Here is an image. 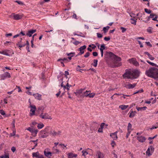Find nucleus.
Masks as SVG:
<instances>
[{
    "label": "nucleus",
    "mask_w": 158,
    "mask_h": 158,
    "mask_svg": "<svg viewBox=\"0 0 158 158\" xmlns=\"http://www.w3.org/2000/svg\"><path fill=\"white\" fill-rule=\"evenodd\" d=\"M106 55L107 56L108 58L106 59V61L112 67L115 68L121 65L122 64L120 61L121 58L110 52L106 51Z\"/></svg>",
    "instance_id": "1"
},
{
    "label": "nucleus",
    "mask_w": 158,
    "mask_h": 158,
    "mask_svg": "<svg viewBox=\"0 0 158 158\" xmlns=\"http://www.w3.org/2000/svg\"><path fill=\"white\" fill-rule=\"evenodd\" d=\"M158 69L154 67H151L145 71V74L148 77L155 79L158 74Z\"/></svg>",
    "instance_id": "2"
},
{
    "label": "nucleus",
    "mask_w": 158,
    "mask_h": 158,
    "mask_svg": "<svg viewBox=\"0 0 158 158\" xmlns=\"http://www.w3.org/2000/svg\"><path fill=\"white\" fill-rule=\"evenodd\" d=\"M50 128V127L47 126L44 130L40 131V137L41 138H45L48 136L49 134V131Z\"/></svg>",
    "instance_id": "3"
},
{
    "label": "nucleus",
    "mask_w": 158,
    "mask_h": 158,
    "mask_svg": "<svg viewBox=\"0 0 158 158\" xmlns=\"http://www.w3.org/2000/svg\"><path fill=\"white\" fill-rule=\"evenodd\" d=\"M123 78L132 79L131 71L126 70L125 73L123 75Z\"/></svg>",
    "instance_id": "4"
},
{
    "label": "nucleus",
    "mask_w": 158,
    "mask_h": 158,
    "mask_svg": "<svg viewBox=\"0 0 158 158\" xmlns=\"http://www.w3.org/2000/svg\"><path fill=\"white\" fill-rule=\"evenodd\" d=\"M132 78L135 79L137 78L139 75L140 72L138 70H135L131 71Z\"/></svg>",
    "instance_id": "5"
},
{
    "label": "nucleus",
    "mask_w": 158,
    "mask_h": 158,
    "mask_svg": "<svg viewBox=\"0 0 158 158\" xmlns=\"http://www.w3.org/2000/svg\"><path fill=\"white\" fill-rule=\"evenodd\" d=\"M40 118L44 119H52V117L50 116L47 113H42L41 114L39 115Z\"/></svg>",
    "instance_id": "6"
},
{
    "label": "nucleus",
    "mask_w": 158,
    "mask_h": 158,
    "mask_svg": "<svg viewBox=\"0 0 158 158\" xmlns=\"http://www.w3.org/2000/svg\"><path fill=\"white\" fill-rule=\"evenodd\" d=\"M61 132L59 131L57 132H56L55 130H53L52 129L50 130L49 134L52 135L53 136H58L60 135Z\"/></svg>",
    "instance_id": "7"
},
{
    "label": "nucleus",
    "mask_w": 158,
    "mask_h": 158,
    "mask_svg": "<svg viewBox=\"0 0 158 158\" xmlns=\"http://www.w3.org/2000/svg\"><path fill=\"white\" fill-rule=\"evenodd\" d=\"M30 103H31L30 102ZM30 107L31 108L30 111L31 112V113H30V116H32L35 115V112L36 109V106H35L31 105L30 104Z\"/></svg>",
    "instance_id": "8"
},
{
    "label": "nucleus",
    "mask_w": 158,
    "mask_h": 158,
    "mask_svg": "<svg viewBox=\"0 0 158 158\" xmlns=\"http://www.w3.org/2000/svg\"><path fill=\"white\" fill-rule=\"evenodd\" d=\"M27 129L31 132L33 135L35 137L36 136L37 133L38 132V130L37 129L34 130L30 127L27 128Z\"/></svg>",
    "instance_id": "9"
},
{
    "label": "nucleus",
    "mask_w": 158,
    "mask_h": 158,
    "mask_svg": "<svg viewBox=\"0 0 158 158\" xmlns=\"http://www.w3.org/2000/svg\"><path fill=\"white\" fill-rule=\"evenodd\" d=\"M129 62L132 63L135 66H138L139 65V63L135 58H132L129 60Z\"/></svg>",
    "instance_id": "10"
},
{
    "label": "nucleus",
    "mask_w": 158,
    "mask_h": 158,
    "mask_svg": "<svg viewBox=\"0 0 158 158\" xmlns=\"http://www.w3.org/2000/svg\"><path fill=\"white\" fill-rule=\"evenodd\" d=\"M86 46L85 45H84L79 48L78 51H80V52L78 53V55H81L82 54H83L84 52V50L86 49Z\"/></svg>",
    "instance_id": "11"
},
{
    "label": "nucleus",
    "mask_w": 158,
    "mask_h": 158,
    "mask_svg": "<svg viewBox=\"0 0 158 158\" xmlns=\"http://www.w3.org/2000/svg\"><path fill=\"white\" fill-rule=\"evenodd\" d=\"M1 77L2 79H4L6 77L10 78L11 77V76L9 73L7 72H6L4 74L1 75Z\"/></svg>",
    "instance_id": "12"
},
{
    "label": "nucleus",
    "mask_w": 158,
    "mask_h": 158,
    "mask_svg": "<svg viewBox=\"0 0 158 158\" xmlns=\"http://www.w3.org/2000/svg\"><path fill=\"white\" fill-rule=\"evenodd\" d=\"M85 90V89H80L77 90L76 92H74L76 96L79 97L81 95V94L82 93L83 91Z\"/></svg>",
    "instance_id": "13"
},
{
    "label": "nucleus",
    "mask_w": 158,
    "mask_h": 158,
    "mask_svg": "<svg viewBox=\"0 0 158 158\" xmlns=\"http://www.w3.org/2000/svg\"><path fill=\"white\" fill-rule=\"evenodd\" d=\"M2 54L6 56H10L11 54L10 51L8 49L4 50L2 52Z\"/></svg>",
    "instance_id": "14"
},
{
    "label": "nucleus",
    "mask_w": 158,
    "mask_h": 158,
    "mask_svg": "<svg viewBox=\"0 0 158 158\" xmlns=\"http://www.w3.org/2000/svg\"><path fill=\"white\" fill-rule=\"evenodd\" d=\"M23 15H20L19 14L14 15L13 16L14 19L16 20L20 19L22 18Z\"/></svg>",
    "instance_id": "15"
},
{
    "label": "nucleus",
    "mask_w": 158,
    "mask_h": 158,
    "mask_svg": "<svg viewBox=\"0 0 158 158\" xmlns=\"http://www.w3.org/2000/svg\"><path fill=\"white\" fill-rule=\"evenodd\" d=\"M137 139L140 142L143 143L145 141L146 138L144 137L140 136L137 137Z\"/></svg>",
    "instance_id": "16"
},
{
    "label": "nucleus",
    "mask_w": 158,
    "mask_h": 158,
    "mask_svg": "<svg viewBox=\"0 0 158 158\" xmlns=\"http://www.w3.org/2000/svg\"><path fill=\"white\" fill-rule=\"evenodd\" d=\"M136 85V83H134L133 84H130L126 85L125 87L127 89H131L134 88Z\"/></svg>",
    "instance_id": "17"
},
{
    "label": "nucleus",
    "mask_w": 158,
    "mask_h": 158,
    "mask_svg": "<svg viewBox=\"0 0 158 158\" xmlns=\"http://www.w3.org/2000/svg\"><path fill=\"white\" fill-rule=\"evenodd\" d=\"M36 31V30H31L28 31V32L27 33L26 35L29 37H31L32 34L35 33Z\"/></svg>",
    "instance_id": "18"
},
{
    "label": "nucleus",
    "mask_w": 158,
    "mask_h": 158,
    "mask_svg": "<svg viewBox=\"0 0 158 158\" xmlns=\"http://www.w3.org/2000/svg\"><path fill=\"white\" fill-rule=\"evenodd\" d=\"M155 15H156V14L154 13L150 14V15L148 17L147 19L146 20L144 21L145 23H148V22L150 20L151 18H152V19L154 18Z\"/></svg>",
    "instance_id": "19"
},
{
    "label": "nucleus",
    "mask_w": 158,
    "mask_h": 158,
    "mask_svg": "<svg viewBox=\"0 0 158 158\" xmlns=\"http://www.w3.org/2000/svg\"><path fill=\"white\" fill-rule=\"evenodd\" d=\"M117 133V132L116 131L113 133H111L110 134V136L113 138L114 140H116L118 138Z\"/></svg>",
    "instance_id": "20"
},
{
    "label": "nucleus",
    "mask_w": 158,
    "mask_h": 158,
    "mask_svg": "<svg viewBox=\"0 0 158 158\" xmlns=\"http://www.w3.org/2000/svg\"><path fill=\"white\" fill-rule=\"evenodd\" d=\"M91 91L90 90H86V91L84 92L80 96L81 98H83L84 97H88L87 94H88L89 93H90Z\"/></svg>",
    "instance_id": "21"
},
{
    "label": "nucleus",
    "mask_w": 158,
    "mask_h": 158,
    "mask_svg": "<svg viewBox=\"0 0 158 158\" xmlns=\"http://www.w3.org/2000/svg\"><path fill=\"white\" fill-rule=\"evenodd\" d=\"M33 96L36 99L38 100H40L41 99V95L40 94H39L38 93L34 94H33Z\"/></svg>",
    "instance_id": "22"
},
{
    "label": "nucleus",
    "mask_w": 158,
    "mask_h": 158,
    "mask_svg": "<svg viewBox=\"0 0 158 158\" xmlns=\"http://www.w3.org/2000/svg\"><path fill=\"white\" fill-rule=\"evenodd\" d=\"M75 55V53L74 52H71L69 53H67V55L69 56L68 58L69 60H71L72 59V57L74 56Z\"/></svg>",
    "instance_id": "23"
},
{
    "label": "nucleus",
    "mask_w": 158,
    "mask_h": 158,
    "mask_svg": "<svg viewBox=\"0 0 158 158\" xmlns=\"http://www.w3.org/2000/svg\"><path fill=\"white\" fill-rule=\"evenodd\" d=\"M136 108L138 111H142L145 110L147 109V107L146 106H143L140 107L139 106H136Z\"/></svg>",
    "instance_id": "24"
},
{
    "label": "nucleus",
    "mask_w": 158,
    "mask_h": 158,
    "mask_svg": "<svg viewBox=\"0 0 158 158\" xmlns=\"http://www.w3.org/2000/svg\"><path fill=\"white\" fill-rule=\"evenodd\" d=\"M69 158H73V157H76L77 156V154H74L72 153H69L68 154Z\"/></svg>",
    "instance_id": "25"
},
{
    "label": "nucleus",
    "mask_w": 158,
    "mask_h": 158,
    "mask_svg": "<svg viewBox=\"0 0 158 158\" xmlns=\"http://www.w3.org/2000/svg\"><path fill=\"white\" fill-rule=\"evenodd\" d=\"M44 155L47 157H49V156H51L52 155V152H47L46 150H45L44 152Z\"/></svg>",
    "instance_id": "26"
},
{
    "label": "nucleus",
    "mask_w": 158,
    "mask_h": 158,
    "mask_svg": "<svg viewBox=\"0 0 158 158\" xmlns=\"http://www.w3.org/2000/svg\"><path fill=\"white\" fill-rule=\"evenodd\" d=\"M128 107V105H121L119 106V108L122 110H126Z\"/></svg>",
    "instance_id": "27"
},
{
    "label": "nucleus",
    "mask_w": 158,
    "mask_h": 158,
    "mask_svg": "<svg viewBox=\"0 0 158 158\" xmlns=\"http://www.w3.org/2000/svg\"><path fill=\"white\" fill-rule=\"evenodd\" d=\"M93 125L95 127V128L94 129V130H96L97 128L99 126V124L96 122H94L93 123Z\"/></svg>",
    "instance_id": "28"
},
{
    "label": "nucleus",
    "mask_w": 158,
    "mask_h": 158,
    "mask_svg": "<svg viewBox=\"0 0 158 158\" xmlns=\"http://www.w3.org/2000/svg\"><path fill=\"white\" fill-rule=\"evenodd\" d=\"M132 125L130 123H129L128 124V126L127 127V131H132Z\"/></svg>",
    "instance_id": "29"
},
{
    "label": "nucleus",
    "mask_w": 158,
    "mask_h": 158,
    "mask_svg": "<svg viewBox=\"0 0 158 158\" xmlns=\"http://www.w3.org/2000/svg\"><path fill=\"white\" fill-rule=\"evenodd\" d=\"M110 28V27L108 26H107L106 27H104L103 28V30L104 31V33H106L108 31Z\"/></svg>",
    "instance_id": "30"
},
{
    "label": "nucleus",
    "mask_w": 158,
    "mask_h": 158,
    "mask_svg": "<svg viewBox=\"0 0 158 158\" xmlns=\"http://www.w3.org/2000/svg\"><path fill=\"white\" fill-rule=\"evenodd\" d=\"M146 61L147 63H148L149 64L153 66H155V67H158V66L156 64H155L149 61V60H147Z\"/></svg>",
    "instance_id": "31"
},
{
    "label": "nucleus",
    "mask_w": 158,
    "mask_h": 158,
    "mask_svg": "<svg viewBox=\"0 0 158 158\" xmlns=\"http://www.w3.org/2000/svg\"><path fill=\"white\" fill-rule=\"evenodd\" d=\"M39 153L38 152H33L32 153V157H37L39 156Z\"/></svg>",
    "instance_id": "32"
},
{
    "label": "nucleus",
    "mask_w": 158,
    "mask_h": 158,
    "mask_svg": "<svg viewBox=\"0 0 158 158\" xmlns=\"http://www.w3.org/2000/svg\"><path fill=\"white\" fill-rule=\"evenodd\" d=\"M17 45L18 46V47L19 48V49H21L20 48L22 47L25 46L26 45V44H20V42H18L17 44Z\"/></svg>",
    "instance_id": "33"
},
{
    "label": "nucleus",
    "mask_w": 158,
    "mask_h": 158,
    "mask_svg": "<svg viewBox=\"0 0 158 158\" xmlns=\"http://www.w3.org/2000/svg\"><path fill=\"white\" fill-rule=\"evenodd\" d=\"M44 127V125L43 123L38 124L37 127L39 129L42 128Z\"/></svg>",
    "instance_id": "34"
},
{
    "label": "nucleus",
    "mask_w": 158,
    "mask_h": 158,
    "mask_svg": "<svg viewBox=\"0 0 158 158\" xmlns=\"http://www.w3.org/2000/svg\"><path fill=\"white\" fill-rule=\"evenodd\" d=\"M95 95V94L94 93H89L88 94H87L88 95V97H89L90 98H93Z\"/></svg>",
    "instance_id": "35"
},
{
    "label": "nucleus",
    "mask_w": 158,
    "mask_h": 158,
    "mask_svg": "<svg viewBox=\"0 0 158 158\" xmlns=\"http://www.w3.org/2000/svg\"><path fill=\"white\" fill-rule=\"evenodd\" d=\"M130 114L129 116L130 118H132L135 116V114L132 111H131V110L130 112Z\"/></svg>",
    "instance_id": "36"
},
{
    "label": "nucleus",
    "mask_w": 158,
    "mask_h": 158,
    "mask_svg": "<svg viewBox=\"0 0 158 158\" xmlns=\"http://www.w3.org/2000/svg\"><path fill=\"white\" fill-rule=\"evenodd\" d=\"M152 28L151 27H149L147 29V31L149 33H152Z\"/></svg>",
    "instance_id": "37"
},
{
    "label": "nucleus",
    "mask_w": 158,
    "mask_h": 158,
    "mask_svg": "<svg viewBox=\"0 0 158 158\" xmlns=\"http://www.w3.org/2000/svg\"><path fill=\"white\" fill-rule=\"evenodd\" d=\"M131 20L132 21L131 22V24H134V25H136V21L135 20L131 18Z\"/></svg>",
    "instance_id": "38"
},
{
    "label": "nucleus",
    "mask_w": 158,
    "mask_h": 158,
    "mask_svg": "<svg viewBox=\"0 0 158 158\" xmlns=\"http://www.w3.org/2000/svg\"><path fill=\"white\" fill-rule=\"evenodd\" d=\"M98 61L97 60L95 59L94 60V64L93 65L94 67H96L97 66Z\"/></svg>",
    "instance_id": "39"
},
{
    "label": "nucleus",
    "mask_w": 158,
    "mask_h": 158,
    "mask_svg": "<svg viewBox=\"0 0 158 158\" xmlns=\"http://www.w3.org/2000/svg\"><path fill=\"white\" fill-rule=\"evenodd\" d=\"M146 154L148 156H150L152 155V154L150 152V148H149L147 150L146 152Z\"/></svg>",
    "instance_id": "40"
},
{
    "label": "nucleus",
    "mask_w": 158,
    "mask_h": 158,
    "mask_svg": "<svg viewBox=\"0 0 158 158\" xmlns=\"http://www.w3.org/2000/svg\"><path fill=\"white\" fill-rule=\"evenodd\" d=\"M145 11L148 14H151L152 11L150 10H148V9L145 8L144 9Z\"/></svg>",
    "instance_id": "41"
},
{
    "label": "nucleus",
    "mask_w": 158,
    "mask_h": 158,
    "mask_svg": "<svg viewBox=\"0 0 158 158\" xmlns=\"http://www.w3.org/2000/svg\"><path fill=\"white\" fill-rule=\"evenodd\" d=\"M15 130H13V133L10 134V136L11 137L15 136Z\"/></svg>",
    "instance_id": "42"
},
{
    "label": "nucleus",
    "mask_w": 158,
    "mask_h": 158,
    "mask_svg": "<svg viewBox=\"0 0 158 158\" xmlns=\"http://www.w3.org/2000/svg\"><path fill=\"white\" fill-rule=\"evenodd\" d=\"M82 152V155L84 156L88 154V152L86 151H85L84 150H83Z\"/></svg>",
    "instance_id": "43"
},
{
    "label": "nucleus",
    "mask_w": 158,
    "mask_h": 158,
    "mask_svg": "<svg viewBox=\"0 0 158 158\" xmlns=\"http://www.w3.org/2000/svg\"><path fill=\"white\" fill-rule=\"evenodd\" d=\"M143 92V89H142L141 90H139L134 93L133 94H137L138 93H141Z\"/></svg>",
    "instance_id": "44"
},
{
    "label": "nucleus",
    "mask_w": 158,
    "mask_h": 158,
    "mask_svg": "<svg viewBox=\"0 0 158 158\" xmlns=\"http://www.w3.org/2000/svg\"><path fill=\"white\" fill-rule=\"evenodd\" d=\"M90 53L89 52H87L86 54L84 55V57L85 58H87L90 55Z\"/></svg>",
    "instance_id": "45"
},
{
    "label": "nucleus",
    "mask_w": 158,
    "mask_h": 158,
    "mask_svg": "<svg viewBox=\"0 0 158 158\" xmlns=\"http://www.w3.org/2000/svg\"><path fill=\"white\" fill-rule=\"evenodd\" d=\"M3 158H9V155L8 153H6L4 155L2 156Z\"/></svg>",
    "instance_id": "46"
},
{
    "label": "nucleus",
    "mask_w": 158,
    "mask_h": 158,
    "mask_svg": "<svg viewBox=\"0 0 158 158\" xmlns=\"http://www.w3.org/2000/svg\"><path fill=\"white\" fill-rule=\"evenodd\" d=\"M80 43H81V42H79V41L77 40H75V42L73 43L75 45H78Z\"/></svg>",
    "instance_id": "47"
},
{
    "label": "nucleus",
    "mask_w": 158,
    "mask_h": 158,
    "mask_svg": "<svg viewBox=\"0 0 158 158\" xmlns=\"http://www.w3.org/2000/svg\"><path fill=\"white\" fill-rule=\"evenodd\" d=\"M60 60H62V61H65V60H67V61H68V59L67 58H64L63 59L60 58V59H59L57 60V61H60Z\"/></svg>",
    "instance_id": "48"
},
{
    "label": "nucleus",
    "mask_w": 158,
    "mask_h": 158,
    "mask_svg": "<svg viewBox=\"0 0 158 158\" xmlns=\"http://www.w3.org/2000/svg\"><path fill=\"white\" fill-rule=\"evenodd\" d=\"M101 48L102 50L105 49L106 48L105 44H102L101 46V48Z\"/></svg>",
    "instance_id": "49"
},
{
    "label": "nucleus",
    "mask_w": 158,
    "mask_h": 158,
    "mask_svg": "<svg viewBox=\"0 0 158 158\" xmlns=\"http://www.w3.org/2000/svg\"><path fill=\"white\" fill-rule=\"evenodd\" d=\"M0 113L3 115L6 114L5 111L2 110H0Z\"/></svg>",
    "instance_id": "50"
},
{
    "label": "nucleus",
    "mask_w": 158,
    "mask_h": 158,
    "mask_svg": "<svg viewBox=\"0 0 158 158\" xmlns=\"http://www.w3.org/2000/svg\"><path fill=\"white\" fill-rule=\"evenodd\" d=\"M120 29L122 30V31L123 33H124L126 31V29L123 27H121L120 28Z\"/></svg>",
    "instance_id": "51"
},
{
    "label": "nucleus",
    "mask_w": 158,
    "mask_h": 158,
    "mask_svg": "<svg viewBox=\"0 0 158 158\" xmlns=\"http://www.w3.org/2000/svg\"><path fill=\"white\" fill-rule=\"evenodd\" d=\"M127 132L126 135V139H127L128 138L129 136L131 133V131H127Z\"/></svg>",
    "instance_id": "52"
},
{
    "label": "nucleus",
    "mask_w": 158,
    "mask_h": 158,
    "mask_svg": "<svg viewBox=\"0 0 158 158\" xmlns=\"http://www.w3.org/2000/svg\"><path fill=\"white\" fill-rule=\"evenodd\" d=\"M110 37L109 36L108 37H104V40L106 41H108L110 40Z\"/></svg>",
    "instance_id": "53"
},
{
    "label": "nucleus",
    "mask_w": 158,
    "mask_h": 158,
    "mask_svg": "<svg viewBox=\"0 0 158 158\" xmlns=\"http://www.w3.org/2000/svg\"><path fill=\"white\" fill-rule=\"evenodd\" d=\"M97 34V36L98 38H102V35L100 33H98Z\"/></svg>",
    "instance_id": "54"
},
{
    "label": "nucleus",
    "mask_w": 158,
    "mask_h": 158,
    "mask_svg": "<svg viewBox=\"0 0 158 158\" xmlns=\"http://www.w3.org/2000/svg\"><path fill=\"white\" fill-rule=\"evenodd\" d=\"M64 73V75L65 76V77L66 78H67L68 77L67 75H69V73L68 71H65Z\"/></svg>",
    "instance_id": "55"
},
{
    "label": "nucleus",
    "mask_w": 158,
    "mask_h": 158,
    "mask_svg": "<svg viewBox=\"0 0 158 158\" xmlns=\"http://www.w3.org/2000/svg\"><path fill=\"white\" fill-rule=\"evenodd\" d=\"M150 149L151 152H153L154 151V147L152 146H150Z\"/></svg>",
    "instance_id": "56"
},
{
    "label": "nucleus",
    "mask_w": 158,
    "mask_h": 158,
    "mask_svg": "<svg viewBox=\"0 0 158 158\" xmlns=\"http://www.w3.org/2000/svg\"><path fill=\"white\" fill-rule=\"evenodd\" d=\"M93 55L94 56H96L98 55L97 52H93Z\"/></svg>",
    "instance_id": "57"
},
{
    "label": "nucleus",
    "mask_w": 158,
    "mask_h": 158,
    "mask_svg": "<svg viewBox=\"0 0 158 158\" xmlns=\"http://www.w3.org/2000/svg\"><path fill=\"white\" fill-rule=\"evenodd\" d=\"M146 44L148 46H150V47H152V45L150 44V42H145Z\"/></svg>",
    "instance_id": "58"
},
{
    "label": "nucleus",
    "mask_w": 158,
    "mask_h": 158,
    "mask_svg": "<svg viewBox=\"0 0 158 158\" xmlns=\"http://www.w3.org/2000/svg\"><path fill=\"white\" fill-rule=\"evenodd\" d=\"M15 2H17L18 4L20 5H22L23 4L22 2L20 1H15Z\"/></svg>",
    "instance_id": "59"
},
{
    "label": "nucleus",
    "mask_w": 158,
    "mask_h": 158,
    "mask_svg": "<svg viewBox=\"0 0 158 158\" xmlns=\"http://www.w3.org/2000/svg\"><path fill=\"white\" fill-rule=\"evenodd\" d=\"M11 150L13 152H14L16 151V148L14 147H13L11 148Z\"/></svg>",
    "instance_id": "60"
},
{
    "label": "nucleus",
    "mask_w": 158,
    "mask_h": 158,
    "mask_svg": "<svg viewBox=\"0 0 158 158\" xmlns=\"http://www.w3.org/2000/svg\"><path fill=\"white\" fill-rule=\"evenodd\" d=\"M155 17L152 19V20L154 21H157V19L158 18V16L157 15H155Z\"/></svg>",
    "instance_id": "61"
},
{
    "label": "nucleus",
    "mask_w": 158,
    "mask_h": 158,
    "mask_svg": "<svg viewBox=\"0 0 158 158\" xmlns=\"http://www.w3.org/2000/svg\"><path fill=\"white\" fill-rule=\"evenodd\" d=\"M148 58L151 60H153L154 59V58L152 57L151 55L148 56Z\"/></svg>",
    "instance_id": "62"
},
{
    "label": "nucleus",
    "mask_w": 158,
    "mask_h": 158,
    "mask_svg": "<svg viewBox=\"0 0 158 158\" xmlns=\"http://www.w3.org/2000/svg\"><path fill=\"white\" fill-rule=\"evenodd\" d=\"M111 144L112 147H114V146L115 145V142L114 141H112Z\"/></svg>",
    "instance_id": "63"
},
{
    "label": "nucleus",
    "mask_w": 158,
    "mask_h": 158,
    "mask_svg": "<svg viewBox=\"0 0 158 158\" xmlns=\"http://www.w3.org/2000/svg\"><path fill=\"white\" fill-rule=\"evenodd\" d=\"M138 42L139 44L140 45V48H142L143 46L141 42L139 40L138 41Z\"/></svg>",
    "instance_id": "64"
}]
</instances>
